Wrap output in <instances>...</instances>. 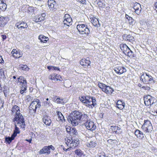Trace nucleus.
Listing matches in <instances>:
<instances>
[{"mask_svg": "<svg viewBox=\"0 0 157 157\" xmlns=\"http://www.w3.org/2000/svg\"><path fill=\"white\" fill-rule=\"evenodd\" d=\"M87 115L82 113L77 110L73 111L68 116L67 118L68 121L73 126L78 125L80 121H84L87 119Z\"/></svg>", "mask_w": 157, "mask_h": 157, "instance_id": "f257e3e1", "label": "nucleus"}, {"mask_svg": "<svg viewBox=\"0 0 157 157\" xmlns=\"http://www.w3.org/2000/svg\"><path fill=\"white\" fill-rule=\"evenodd\" d=\"M13 121L16 123L17 122V124H20V126L22 128H25V126L24 118L22 115L19 113L18 114H15L14 118L13 119Z\"/></svg>", "mask_w": 157, "mask_h": 157, "instance_id": "f03ea898", "label": "nucleus"}, {"mask_svg": "<svg viewBox=\"0 0 157 157\" xmlns=\"http://www.w3.org/2000/svg\"><path fill=\"white\" fill-rule=\"evenodd\" d=\"M77 29L80 34H85L87 36L89 33L90 30L86 25L84 24H78L77 26Z\"/></svg>", "mask_w": 157, "mask_h": 157, "instance_id": "7ed1b4c3", "label": "nucleus"}, {"mask_svg": "<svg viewBox=\"0 0 157 157\" xmlns=\"http://www.w3.org/2000/svg\"><path fill=\"white\" fill-rule=\"evenodd\" d=\"M50 149L52 150H54L55 148L52 145L48 146H44L39 152L40 154H42L47 153V154H49L50 153Z\"/></svg>", "mask_w": 157, "mask_h": 157, "instance_id": "20e7f679", "label": "nucleus"}, {"mask_svg": "<svg viewBox=\"0 0 157 157\" xmlns=\"http://www.w3.org/2000/svg\"><path fill=\"white\" fill-rule=\"evenodd\" d=\"M153 99L154 98L150 95L145 97L144 99L145 105L147 106L152 105L154 103Z\"/></svg>", "mask_w": 157, "mask_h": 157, "instance_id": "39448f33", "label": "nucleus"}, {"mask_svg": "<svg viewBox=\"0 0 157 157\" xmlns=\"http://www.w3.org/2000/svg\"><path fill=\"white\" fill-rule=\"evenodd\" d=\"M85 126L87 129L92 131L95 130L96 128V125L92 121L87 122L85 124Z\"/></svg>", "mask_w": 157, "mask_h": 157, "instance_id": "423d86ee", "label": "nucleus"}, {"mask_svg": "<svg viewBox=\"0 0 157 157\" xmlns=\"http://www.w3.org/2000/svg\"><path fill=\"white\" fill-rule=\"evenodd\" d=\"M12 56L15 58H19L22 56V53L19 50L13 49L11 52Z\"/></svg>", "mask_w": 157, "mask_h": 157, "instance_id": "0eeeda50", "label": "nucleus"}, {"mask_svg": "<svg viewBox=\"0 0 157 157\" xmlns=\"http://www.w3.org/2000/svg\"><path fill=\"white\" fill-rule=\"evenodd\" d=\"M16 26L17 28L21 30L22 29L27 28L28 27L27 24L23 21L18 22L16 24Z\"/></svg>", "mask_w": 157, "mask_h": 157, "instance_id": "6e6552de", "label": "nucleus"}, {"mask_svg": "<svg viewBox=\"0 0 157 157\" xmlns=\"http://www.w3.org/2000/svg\"><path fill=\"white\" fill-rule=\"evenodd\" d=\"M133 8L135 10V12L138 15L140 14L141 8L140 5L139 3L137 2H135L134 4Z\"/></svg>", "mask_w": 157, "mask_h": 157, "instance_id": "1a4fd4ad", "label": "nucleus"}, {"mask_svg": "<svg viewBox=\"0 0 157 157\" xmlns=\"http://www.w3.org/2000/svg\"><path fill=\"white\" fill-rule=\"evenodd\" d=\"M9 21L8 17H0V26L4 27Z\"/></svg>", "mask_w": 157, "mask_h": 157, "instance_id": "9d476101", "label": "nucleus"}, {"mask_svg": "<svg viewBox=\"0 0 157 157\" xmlns=\"http://www.w3.org/2000/svg\"><path fill=\"white\" fill-rule=\"evenodd\" d=\"M34 105H35L34 107L36 110L37 108H40L41 106L40 101L37 99H34L31 103V106L32 105L34 107Z\"/></svg>", "mask_w": 157, "mask_h": 157, "instance_id": "9b49d317", "label": "nucleus"}, {"mask_svg": "<svg viewBox=\"0 0 157 157\" xmlns=\"http://www.w3.org/2000/svg\"><path fill=\"white\" fill-rule=\"evenodd\" d=\"M43 122L48 126H49L51 123L52 121L48 116H44L42 118Z\"/></svg>", "mask_w": 157, "mask_h": 157, "instance_id": "f8f14e48", "label": "nucleus"}, {"mask_svg": "<svg viewBox=\"0 0 157 157\" xmlns=\"http://www.w3.org/2000/svg\"><path fill=\"white\" fill-rule=\"evenodd\" d=\"M72 141L70 144V148H75L77 146L79 143V140L77 138H71Z\"/></svg>", "mask_w": 157, "mask_h": 157, "instance_id": "ddd939ff", "label": "nucleus"}, {"mask_svg": "<svg viewBox=\"0 0 157 157\" xmlns=\"http://www.w3.org/2000/svg\"><path fill=\"white\" fill-rule=\"evenodd\" d=\"M90 62L88 58H87L86 59H82L80 61V64L83 66H87L90 65Z\"/></svg>", "mask_w": 157, "mask_h": 157, "instance_id": "4468645a", "label": "nucleus"}, {"mask_svg": "<svg viewBox=\"0 0 157 157\" xmlns=\"http://www.w3.org/2000/svg\"><path fill=\"white\" fill-rule=\"evenodd\" d=\"M101 90L102 91L106 94H111L114 91V90L113 89L106 85Z\"/></svg>", "mask_w": 157, "mask_h": 157, "instance_id": "2eb2a0df", "label": "nucleus"}, {"mask_svg": "<svg viewBox=\"0 0 157 157\" xmlns=\"http://www.w3.org/2000/svg\"><path fill=\"white\" fill-rule=\"evenodd\" d=\"M123 37H124L126 40H128L131 43H133L134 41V37L130 35L124 34L123 35Z\"/></svg>", "mask_w": 157, "mask_h": 157, "instance_id": "dca6fc26", "label": "nucleus"}, {"mask_svg": "<svg viewBox=\"0 0 157 157\" xmlns=\"http://www.w3.org/2000/svg\"><path fill=\"white\" fill-rule=\"evenodd\" d=\"M116 106L120 109H123L125 106V103L122 101L118 100L117 101Z\"/></svg>", "mask_w": 157, "mask_h": 157, "instance_id": "f3484780", "label": "nucleus"}, {"mask_svg": "<svg viewBox=\"0 0 157 157\" xmlns=\"http://www.w3.org/2000/svg\"><path fill=\"white\" fill-rule=\"evenodd\" d=\"M120 48L124 54H125L130 49L125 44H121L120 45Z\"/></svg>", "mask_w": 157, "mask_h": 157, "instance_id": "a211bd4d", "label": "nucleus"}, {"mask_svg": "<svg viewBox=\"0 0 157 157\" xmlns=\"http://www.w3.org/2000/svg\"><path fill=\"white\" fill-rule=\"evenodd\" d=\"M125 18L128 20L130 25H133L135 24L136 22L135 21L128 15L126 14Z\"/></svg>", "mask_w": 157, "mask_h": 157, "instance_id": "6ab92c4d", "label": "nucleus"}, {"mask_svg": "<svg viewBox=\"0 0 157 157\" xmlns=\"http://www.w3.org/2000/svg\"><path fill=\"white\" fill-rule=\"evenodd\" d=\"M11 111L13 113H15V114H18L20 113V108L17 105H14L12 107Z\"/></svg>", "mask_w": 157, "mask_h": 157, "instance_id": "aec40b11", "label": "nucleus"}, {"mask_svg": "<svg viewBox=\"0 0 157 157\" xmlns=\"http://www.w3.org/2000/svg\"><path fill=\"white\" fill-rule=\"evenodd\" d=\"M134 133L137 137L140 139H142L144 137V135L142 132L138 129H136Z\"/></svg>", "mask_w": 157, "mask_h": 157, "instance_id": "412c9836", "label": "nucleus"}, {"mask_svg": "<svg viewBox=\"0 0 157 157\" xmlns=\"http://www.w3.org/2000/svg\"><path fill=\"white\" fill-rule=\"evenodd\" d=\"M57 115L58 117L57 121H65L64 117L63 116L61 113L59 111H57L56 112Z\"/></svg>", "mask_w": 157, "mask_h": 157, "instance_id": "4be33fe9", "label": "nucleus"}, {"mask_svg": "<svg viewBox=\"0 0 157 157\" xmlns=\"http://www.w3.org/2000/svg\"><path fill=\"white\" fill-rule=\"evenodd\" d=\"M149 77H151V76L148 75L147 73H146V75L145 76L144 74L143 73L142 75V78H143L144 80L143 81V82L144 83H146L148 82V80Z\"/></svg>", "mask_w": 157, "mask_h": 157, "instance_id": "5701e85b", "label": "nucleus"}, {"mask_svg": "<svg viewBox=\"0 0 157 157\" xmlns=\"http://www.w3.org/2000/svg\"><path fill=\"white\" fill-rule=\"evenodd\" d=\"M91 23L95 27H98L100 26L98 19L97 18H93L91 20Z\"/></svg>", "mask_w": 157, "mask_h": 157, "instance_id": "b1692460", "label": "nucleus"}, {"mask_svg": "<svg viewBox=\"0 0 157 157\" xmlns=\"http://www.w3.org/2000/svg\"><path fill=\"white\" fill-rule=\"evenodd\" d=\"M38 39L41 42L46 43L48 40V38L43 35H40L38 37Z\"/></svg>", "mask_w": 157, "mask_h": 157, "instance_id": "393cba45", "label": "nucleus"}, {"mask_svg": "<svg viewBox=\"0 0 157 157\" xmlns=\"http://www.w3.org/2000/svg\"><path fill=\"white\" fill-rule=\"evenodd\" d=\"M6 4L2 0H0V9L2 11H5L6 9Z\"/></svg>", "mask_w": 157, "mask_h": 157, "instance_id": "a878e982", "label": "nucleus"}, {"mask_svg": "<svg viewBox=\"0 0 157 157\" xmlns=\"http://www.w3.org/2000/svg\"><path fill=\"white\" fill-rule=\"evenodd\" d=\"M119 74H121L126 71V70L124 67L121 66H117Z\"/></svg>", "mask_w": 157, "mask_h": 157, "instance_id": "bb28decb", "label": "nucleus"}, {"mask_svg": "<svg viewBox=\"0 0 157 157\" xmlns=\"http://www.w3.org/2000/svg\"><path fill=\"white\" fill-rule=\"evenodd\" d=\"M55 101L58 104H64L65 102L64 101V99L61 98L59 97L54 98Z\"/></svg>", "mask_w": 157, "mask_h": 157, "instance_id": "cd10ccee", "label": "nucleus"}, {"mask_svg": "<svg viewBox=\"0 0 157 157\" xmlns=\"http://www.w3.org/2000/svg\"><path fill=\"white\" fill-rule=\"evenodd\" d=\"M14 125L15 126V129L12 135L15 137L17 136V134L19 133L20 132L18 128L17 127L16 123L14 124Z\"/></svg>", "mask_w": 157, "mask_h": 157, "instance_id": "c85d7f7f", "label": "nucleus"}, {"mask_svg": "<svg viewBox=\"0 0 157 157\" xmlns=\"http://www.w3.org/2000/svg\"><path fill=\"white\" fill-rule=\"evenodd\" d=\"M97 145V144L95 142L90 141L89 143L87 144V146L93 148L95 147Z\"/></svg>", "mask_w": 157, "mask_h": 157, "instance_id": "c756f323", "label": "nucleus"}, {"mask_svg": "<svg viewBox=\"0 0 157 157\" xmlns=\"http://www.w3.org/2000/svg\"><path fill=\"white\" fill-rule=\"evenodd\" d=\"M145 121L146 123V125H148V127H147V128H148V132H149L151 131H152L153 129L152 126L150 121H149L147 120H145Z\"/></svg>", "mask_w": 157, "mask_h": 157, "instance_id": "7c9ffc66", "label": "nucleus"}, {"mask_svg": "<svg viewBox=\"0 0 157 157\" xmlns=\"http://www.w3.org/2000/svg\"><path fill=\"white\" fill-rule=\"evenodd\" d=\"M14 138L15 137L12 135H11V137H6L5 138V141L10 144L14 139Z\"/></svg>", "mask_w": 157, "mask_h": 157, "instance_id": "2f4dec72", "label": "nucleus"}, {"mask_svg": "<svg viewBox=\"0 0 157 157\" xmlns=\"http://www.w3.org/2000/svg\"><path fill=\"white\" fill-rule=\"evenodd\" d=\"M71 130L70 133L71 136H73V137L75 136L78 134V132L76 128H73L71 129Z\"/></svg>", "mask_w": 157, "mask_h": 157, "instance_id": "473e14b6", "label": "nucleus"}, {"mask_svg": "<svg viewBox=\"0 0 157 157\" xmlns=\"http://www.w3.org/2000/svg\"><path fill=\"white\" fill-rule=\"evenodd\" d=\"M75 152L78 157H81L83 154V152L80 149L76 150Z\"/></svg>", "mask_w": 157, "mask_h": 157, "instance_id": "72a5a7b5", "label": "nucleus"}, {"mask_svg": "<svg viewBox=\"0 0 157 157\" xmlns=\"http://www.w3.org/2000/svg\"><path fill=\"white\" fill-rule=\"evenodd\" d=\"M99 7L101 8H104L105 7V4L104 0H99L97 3Z\"/></svg>", "mask_w": 157, "mask_h": 157, "instance_id": "f704fd0d", "label": "nucleus"}, {"mask_svg": "<svg viewBox=\"0 0 157 157\" xmlns=\"http://www.w3.org/2000/svg\"><path fill=\"white\" fill-rule=\"evenodd\" d=\"M55 2L53 0H48V6L50 8H53L54 7V3Z\"/></svg>", "mask_w": 157, "mask_h": 157, "instance_id": "c9c22d12", "label": "nucleus"}, {"mask_svg": "<svg viewBox=\"0 0 157 157\" xmlns=\"http://www.w3.org/2000/svg\"><path fill=\"white\" fill-rule=\"evenodd\" d=\"M71 17L69 18L64 20L63 21V24L64 25H67L69 26L70 23L71 22Z\"/></svg>", "mask_w": 157, "mask_h": 157, "instance_id": "e433bc0d", "label": "nucleus"}, {"mask_svg": "<svg viewBox=\"0 0 157 157\" xmlns=\"http://www.w3.org/2000/svg\"><path fill=\"white\" fill-rule=\"evenodd\" d=\"M125 55L131 57H134L133 52L130 49H129V51H128L126 53Z\"/></svg>", "mask_w": 157, "mask_h": 157, "instance_id": "4c0bfd02", "label": "nucleus"}, {"mask_svg": "<svg viewBox=\"0 0 157 157\" xmlns=\"http://www.w3.org/2000/svg\"><path fill=\"white\" fill-rule=\"evenodd\" d=\"M91 102V100H88V101H85L83 102V103L84 104H87L86 105L88 107L93 108V106H92V105H91V104H90Z\"/></svg>", "mask_w": 157, "mask_h": 157, "instance_id": "58836bf2", "label": "nucleus"}, {"mask_svg": "<svg viewBox=\"0 0 157 157\" xmlns=\"http://www.w3.org/2000/svg\"><path fill=\"white\" fill-rule=\"evenodd\" d=\"M91 102H92V103L91 104L92 106H93V107H95L97 105L96 103V101L95 98L94 97H91Z\"/></svg>", "mask_w": 157, "mask_h": 157, "instance_id": "ea45409f", "label": "nucleus"}, {"mask_svg": "<svg viewBox=\"0 0 157 157\" xmlns=\"http://www.w3.org/2000/svg\"><path fill=\"white\" fill-rule=\"evenodd\" d=\"M146 124V123L145 120L144 121V124L141 127V128L147 132H148V128L146 127V126H147Z\"/></svg>", "mask_w": 157, "mask_h": 157, "instance_id": "a19ab883", "label": "nucleus"}, {"mask_svg": "<svg viewBox=\"0 0 157 157\" xmlns=\"http://www.w3.org/2000/svg\"><path fill=\"white\" fill-rule=\"evenodd\" d=\"M27 82H23L22 83V88L23 89V90H26L27 87Z\"/></svg>", "mask_w": 157, "mask_h": 157, "instance_id": "79ce46f5", "label": "nucleus"}, {"mask_svg": "<svg viewBox=\"0 0 157 157\" xmlns=\"http://www.w3.org/2000/svg\"><path fill=\"white\" fill-rule=\"evenodd\" d=\"M18 79V82H20L21 83H23V82H26L25 79L22 76L19 77L17 78Z\"/></svg>", "mask_w": 157, "mask_h": 157, "instance_id": "37998d69", "label": "nucleus"}, {"mask_svg": "<svg viewBox=\"0 0 157 157\" xmlns=\"http://www.w3.org/2000/svg\"><path fill=\"white\" fill-rule=\"evenodd\" d=\"M111 129L113 131H114L117 130H120L121 129V128L118 126H111Z\"/></svg>", "mask_w": 157, "mask_h": 157, "instance_id": "c03bdc74", "label": "nucleus"}, {"mask_svg": "<svg viewBox=\"0 0 157 157\" xmlns=\"http://www.w3.org/2000/svg\"><path fill=\"white\" fill-rule=\"evenodd\" d=\"M65 140L66 141V144H67L68 146H69L70 147V144H71L72 140L71 139V140L70 139H67V140Z\"/></svg>", "mask_w": 157, "mask_h": 157, "instance_id": "a18cd8bd", "label": "nucleus"}, {"mask_svg": "<svg viewBox=\"0 0 157 157\" xmlns=\"http://www.w3.org/2000/svg\"><path fill=\"white\" fill-rule=\"evenodd\" d=\"M29 112L30 114V115H33L36 113V110L35 109H30V110H29Z\"/></svg>", "mask_w": 157, "mask_h": 157, "instance_id": "49530a36", "label": "nucleus"}, {"mask_svg": "<svg viewBox=\"0 0 157 157\" xmlns=\"http://www.w3.org/2000/svg\"><path fill=\"white\" fill-rule=\"evenodd\" d=\"M34 7L33 6H29V7L28 8V10L29 12L32 13L34 12Z\"/></svg>", "mask_w": 157, "mask_h": 157, "instance_id": "de8ad7c7", "label": "nucleus"}, {"mask_svg": "<svg viewBox=\"0 0 157 157\" xmlns=\"http://www.w3.org/2000/svg\"><path fill=\"white\" fill-rule=\"evenodd\" d=\"M9 90L6 89L4 90H3V92H4L5 96L6 97H7L8 96V95L9 94Z\"/></svg>", "mask_w": 157, "mask_h": 157, "instance_id": "09e8293b", "label": "nucleus"}, {"mask_svg": "<svg viewBox=\"0 0 157 157\" xmlns=\"http://www.w3.org/2000/svg\"><path fill=\"white\" fill-rule=\"evenodd\" d=\"M21 68L23 70H26L28 69V67L26 65H22L21 66Z\"/></svg>", "mask_w": 157, "mask_h": 157, "instance_id": "8fccbe9b", "label": "nucleus"}, {"mask_svg": "<svg viewBox=\"0 0 157 157\" xmlns=\"http://www.w3.org/2000/svg\"><path fill=\"white\" fill-rule=\"evenodd\" d=\"M98 86L100 88H101V89H102L103 88L104 86H105L106 85L100 82L98 84Z\"/></svg>", "mask_w": 157, "mask_h": 157, "instance_id": "3c124183", "label": "nucleus"}, {"mask_svg": "<svg viewBox=\"0 0 157 157\" xmlns=\"http://www.w3.org/2000/svg\"><path fill=\"white\" fill-rule=\"evenodd\" d=\"M72 128H72L71 127L68 126L66 127V130L68 132H69L70 133L71 132V131L72 130L71 129H72Z\"/></svg>", "mask_w": 157, "mask_h": 157, "instance_id": "603ef678", "label": "nucleus"}, {"mask_svg": "<svg viewBox=\"0 0 157 157\" xmlns=\"http://www.w3.org/2000/svg\"><path fill=\"white\" fill-rule=\"evenodd\" d=\"M4 101L2 99H0V109H1L3 108Z\"/></svg>", "mask_w": 157, "mask_h": 157, "instance_id": "864d4df0", "label": "nucleus"}, {"mask_svg": "<svg viewBox=\"0 0 157 157\" xmlns=\"http://www.w3.org/2000/svg\"><path fill=\"white\" fill-rule=\"evenodd\" d=\"M26 100L28 101L29 102L32 99V98L29 95H27L26 97Z\"/></svg>", "mask_w": 157, "mask_h": 157, "instance_id": "5fc2aeb1", "label": "nucleus"}, {"mask_svg": "<svg viewBox=\"0 0 157 157\" xmlns=\"http://www.w3.org/2000/svg\"><path fill=\"white\" fill-rule=\"evenodd\" d=\"M52 76H50L49 77V78L52 80H55V79H56L57 80H58V79L57 78V76H56V77H52Z\"/></svg>", "mask_w": 157, "mask_h": 157, "instance_id": "6e6d98bb", "label": "nucleus"}, {"mask_svg": "<svg viewBox=\"0 0 157 157\" xmlns=\"http://www.w3.org/2000/svg\"><path fill=\"white\" fill-rule=\"evenodd\" d=\"M44 104L45 106L48 107V106H49V105L50 104V101H45L44 102Z\"/></svg>", "mask_w": 157, "mask_h": 157, "instance_id": "4d7b16f0", "label": "nucleus"}, {"mask_svg": "<svg viewBox=\"0 0 157 157\" xmlns=\"http://www.w3.org/2000/svg\"><path fill=\"white\" fill-rule=\"evenodd\" d=\"M89 100H91V97L88 96L85 97H84V100L83 101V102L85 101H88Z\"/></svg>", "mask_w": 157, "mask_h": 157, "instance_id": "13d9d810", "label": "nucleus"}, {"mask_svg": "<svg viewBox=\"0 0 157 157\" xmlns=\"http://www.w3.org/2000/svg\"><path fill=\"white\" fill-rule=\"evenodd\" d=\"M71 18L70 16L68 14H65L64 17V20L67 19Z\"/></svg>", "mask_w": 157, "mask_h": 157, "instance_id": "bf43d9fd", "label": "nucleus"}, {"mask_svg": "<svg viewBox=\"0 0 157 157\" xmlns=\"http://www.w3.org/2000/svg\"><path fill=\"white\" fill-rule=\"evenodd\" d=\"M33 21L36 22H39L38 18L36 17H35L33 18Z\"/></svg>", "mask_w": 157, "mask_h": 157, "instance_id": "052dcab7", "label": "nucleus"}, {"mask_svg": "<svg viewBox=\"0 0 157 157\" xmlns=\"http://www.w3.org/2000/svg\"><path fill=\"white\" fill-rule=\"evenodd\" d=\"M148 82H155L152 76H151V77H149V78H148Z\"/></svg>", "mask_w": 157, "mask_h": 157, "instance_id": "680f3d73", "label": "nucleus"}, {"mask_svg": "<svg viewBox=\"0 0 157 157\" xmlns=\"http://www.w3.org/2000/svg\"><path fill=\"white\" fill-rule=\"evenodd\" d=\"M142 88L144 89L145 90H149L150 89V88L148 86H143L142 87Z\"/></svg>", "mask_w": 157, "mask_h": 157, "instance_id": "e2e57ef3", "label": "nucleus"}, {"mask_svg": "<svg viewBox=\"0 0 157 157\" xmlns=\"http://www.w3.org/2000/svg\"><path fill=\"white\" fill-rule=\"evenodd\" d=\"M40 16L42 17V18L44 19V20L45 19L46 14L44 13H42L41 14Z\"/></svg>", "mask_w": 157, "mask_h": 157, "instance_id": "0e129e2a", "label": "nucleus"}, {"mask_svg": "<svg viewBox=\"0 0 157 157\" xmlns=\"http://www.w3.org/2000/svg\"><path fill=\"white\" fill-rule=\"evenodd\" d=\"M39 17H38V19L39 21V22H41V21H44V19H43L42 18V17H41L40 16V15H39Z\"/></svg>", "mask_w": 157, "mask_h": 157, "instance_id": "69168bd1", "label": "nucleus"}, {"mask_svg": "<svg viewBox=\"0 0 157 157\" xmlns=\"http://www.w3.org/2000/svg\"><path fill=\"white\" fill-rule=\"evenodd\" d=\"M154 7L155 10L157 11V2H156L154 4Z\"/></svg>", "mask_w": 157, "mask_h": 157, "instance_id": "338daca9", "label": "nucleus"}, {"mask_svg": "<svg viewBox=\"0 0 157 157\" xmlns=\"http://www.w3.org/2000/svg\"><path fill=\"white\" fill-rule=\"evenodd\" d=\"M114 70L116 73L119 74L118 70H117V67H116L114 68Z\"/></svg>", "mask_w": 157, "mask_h": 157, "instance_id": "774afa93", "label": "nucleus"}]
</instances>
